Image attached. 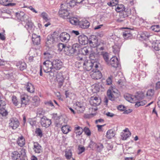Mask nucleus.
I'll use <instances>...</instances> for the list:
<instances>
[{"instance_id":"obj_1","label":"nucleus","mask_w":160,"mask_h":160,"mask_svg":"<svg viewBox=\"0 0 160 160\" xmlns=\"http://www.w3.org/2000/svg\"><path fill=\"white\" fill-rule=\"evenodd\" d=\"M76 65H78V68L82 66L85 70L89 71L93 69L97 68L101 66L99 62H93L88 60H83L82 58L79 62H76Z\"/></svg>"},{"instance_id":"obj_2","label":"nucleus","mask_w":160,"mask_h":160,"mask_svg":"<svg viewBox=\"0 0 160 160\" xmlns=\"http://www.w3.org/2000/svg\"><path fill=\"white\" fill-rule=\"evenodd\" d=\"M43 64V68L44 72L46 73H49L51 77H54L56 72L53 67L52 62L47 60L44 62Z\"/></svg>"},{"instance_id":"obj_3","label":"nucleus","mask_w":160,"mask_h":160,"mask_svg":"<svg viewBox=\"0 0 160 160\" xmlns=\"http://www.w3.org/2000/svg\"><path fill=\"white\" fill-rule=\"evenodd\" d=\"M101 69V66H99L97 69L94 68L92 69V71L93 72L91 74V76L92 78L94 79H100L102 77L101 73L100 71Z\"/></svg>"},{"instance_id":"obj_4","label":"nucleus","mask_w":160,"mask_h":160,"mask_svg":"<svg viewBox=\"0 0 160 160\" xmlns=\"http://www.w3.org/2000/svg\"><path fill=\"white\" fill-rule=\"evenodd\" d=\"M88 43L92 48H95L98 45L97 37L93 35L91 36L88 39Z\"/></svg>"},{"instance_id":"obj_5","label":"nucleus","mask_w":160,"mask_h":160,"mask_svg":"<svg viewBox=\"0 0 160 160\" xmlns=\"http://www.w3.org/2000/svg\"><path fill=\"white\" fill-rule=\"evenodd\" d=\"M15 14L17 18H19L22 22H24L26 23L27 22L31 20L29 16L24 14L23 12H21L20 13L16 12Z\"/></svg>"},{"instance_id":"obj_6","label":"nucleus","mask_w":160,"mask_h":160,"mask_svg":"<svg viewBox=\"0 0 160 160\" xmlns=\"http://www.w3.org/2000/svg\"><path fill=\"white\" fill-rule=\"evenodd\" d=\"M40 122L42 126L46 128L48 127L52 123L51 120L48 119L45 116L41 118Z\"/></svg>"},{"instance_id":"obj_7","label":"nucleus","mask_w":160,"mask_h":160,"mask_svg":"<svg viewBox=\"0 0 160 160\" xmlns=\"http://www.w3.org/2000/svg\"><path fill=\"white\" fill-rule=\"evenodd\" d=\"M19 122L16 118H12L9 120V127L13 129H15L19 126Z\"/></svg>"},{"instance_id":"obj_8","label":"nucleus","mask_w":160,"mask_h":160,"mask_svg":"<svg viewBox=\"0 0 160 160\" xmlns=\"http://www.w3.org/2000/svg\"><path fill=\"white\" fill-rule=\"evenodd\" d=\"M54 69L57 70L60 69L62 67V62L61 60L58 59H55L52 62Z\"/></svg>"},{"instance_id":"obj_9","label":"nucleus","mask_w":160,"mask_h":160,"mask_svg":"<svg viewBox=\"0 0 160 160\" xmlns=\"http://www.w3.org/2000/svg\"><path fill=\"white\" fill-rule=\"evenodd\" d=\"M70 35L65 32H62L59 36L60 40L63 42H68L70 39Z\"/></svg>"},{"instance_id":"obj_10","label":"nucleus","mask_w":160,"mask_h":160,"mask_svg":"<svg viewBox=\"0 0 160 160\" xmlns=\"http://www.w3.org/2000/svg\"><path fill=\"white\" fill-rule=\"evenodd\" d=\"M58 13L60 17L63 18H68L71 15L69 10H59Z\"/></svg>"},{"instance_id":"obj_11","label":"nucleus","mask_w":160,"mask_h":160,"mask_svg":"<svg viewBox=\"0 0 160 160\" xmlns=\"http://www.w3.org/2000/svg\"><path fill=\"white\" fill-rule=\"evenodd\" d=\"M75 49L72 48L71 46L66 47L64 48V51L65 54L69 56H72L75 52Z\"/></svg>"},{"instance_id":"obj_12","label":"nucleus","mask_w":160,"mask_h":160,"mask_svg":"<svg viewBox=\"0 0 160 160\" xmlns=\"http://www.w3.org/2000/svg\"><path fill=\"white\" fill-rule=\"evenodd\" d=\"M79 43L82 45H85L88 43V38L87 37L82 34L79 35L78 37Z\"/></svg>"},{"instance_id":"obj_13","label":"nucleus","mask_w":160,"mask_h":160,"mask_svg":"<svg viewBox=\"0 0 160 160\" xmlns=\"http://www.w3.org/2000/svg\"><path fill=\"white\" fill-rule=\"evenodd\" d=\"M78 25L81 28L83 29L88 28L90 26L89 22L86 19H83L78 22Z\"/></svg>"},{"instance_id":"obj_14","label":"nucleus","mask_w":160,"mask_h":160,"mask_svg":"<svg viewBox=\"0 0 160 160\" xmlns=\"http://www.w3.org/2000/svg\"><path fill=\"white\" fill-rule=\"evenodd\" d=\"M56 36L54 34L48 35L47 38V44L51 45L54 43L57 39Z\"/></svg>"},{"instance_id":"obj_15","label":"nucleus","mask_w":160,"mask_h":160,"mask_svg":"<svg viewBox=\"0 0 160 160\" xmlns=\"http://www.w3.org/2000/svg\"><path fill=\"white\" fill-rule=\"evenodd\" d=\"M21 107H24L29 104V100L25 96H22L21 97Z\"/></svg>"},{"instance_id":"obj_16","label":"nucleus","mask_w":160,"mask_h":160,"mask_svg":"<svg viewBox=\"0 0 160 160\" xmlns=\"http://www.w3.org/2000/svg\"><path fill=\"white\" fill-rule=\"evenodd\" d=\"M91 100L90 102L91 105L94 106H97L99 105L101 102V100L100 98L96 97H92Z\"/></svg>"},{"instance_id":"obj_17","label":"nucleus","mask_w":160,"mask_h":160,"mask_svg":"<svg viewBox=\"0 0 160 160\" xmlns=\"http://www.w3.org/2000/svg\"><path fill=\"white\" fill-rule=\"evenodd\" d=\"M110 62L112 67L115 68L118 67L119 65L118 60L116 57H113L111 58L110 61Z\"/></svg>"},{"instance_id":"obj_18","label":"nucleus","mask_w":160,"mask_h":160,"mask_svg":"<svg viewBox=\"0 0 160 160\" xmlns=\"http://www.w3.org/2000/svg\"><path fill=\"white\" fill-rule=\"evenodd\" d=\"M91 53L89 54V58L91 62H99L98 60V55L95 52H91Z\"/></svg>"},{"instance_id":"obj_19","label":"nucleus","mask_w":160,"mask_h":160,"mask_svg":"<svg viewBox=\"0 0 160 160\" xmlns=\"http://www.w3.org/2000/svg\"><path fill=\"white\" fill-rule=\"evenodd\" d=\"M32 40L34 45H38L40 43V36H38L35 34H32Z\"/></svg>"},{"instance_id":"obj_20","label":"nucleus","mask_w":160,"mask_h":160,"mask_svg":"<svg viewBox=\"0 0 160 160\" xmlns=\"http://www.w3.org/2000/svg\"><path fill=\"white\" fill-rule=\"evenodd\" d=\"M33 149L36 153H40L42 151L41 147L38 142H34Z\"/></svg>"},{"instance_id":"obj_21","label":"nucleus","mask_w":160,"mask_h":160,"mask_svg":"<svg viewBox=\"0 0 160 160\" xmlns=\"http://www.w3.org/2000/svg\"><path fill=\"white\" fill-rule=\"evenodd\" d=\"M115 94V92H112L111 90H108L107 92V95L109 100L112 101H114L117 97L114 94Z\"/></svg>"},{"instance_id":"obj_22","label":"nucleus","mask_w":160,"mask_h":160,"mask_svg":"<svg viewBox=\"0 0 160 160\" xmlns=\"http://www.w3.org/2000/svg\"><path fill=\"white\" fill-rule=\"evenodd\" d=\"M91 48L88 47H85L82 48L81 49V53L83 55H87L90 54L91 51Z\"/></svg>"},{"instance_id":"obj_23","label":"nucleus","mask_w":160,"mask_h":160,"mask_svg":"<svg viewBox=\"0 0 160 160\" xmlns=\"http://www.w3.org/2000/svg\"><path fill=\"white\" fill-rule=\"evenodd\" d=\"M34 25L33 23L30 20L26 23L25 27L27 29L29 32H32V29L34 27Z\"/></svg>"},{"instance_id":"obj_24","label":"nucleus","mask_w":160,"mask_h":160,"mask_svg":"<svg viewBox=\"0 0 160 160\" xmlns=\"http://www.w3.org/2000/svg\"><path fill=\"white\" fill-rule=\"evenodd\" d=\"M152 47L155 50L159 51L160 50V40H156L153 42L152 43Z\"/></svg>"},{"instance_id":"obj_25","label":"nucleus","mask_w":160,"mask_h":160,"mask_svg":"<svg viewBox=\"0 0 160 160\" xmlns=\"http://www.w3.org/2000/svg\"><path fill=\"white\" fill-rule=\"evenodd\" d=\"M17 143L21 147H23L25 143V140L23 136H21L18 139Z\"/></svg>"},{"instance_id":"obj_26","label":"nucleus","mask_w":160,"mask_h":160,"mask_svg":"<svg viewBox=\"0 0 160 160\" xmlns=\"http://www.w3.org/2000/svg\"><path fill=\"white\" fill-rule=\"evenodd\" d=\"M26 88L27 91L33 93L34 92V86L30 83H28L26 85Z\"/></svg>"},{"instance_id":"obj_27","label":"nucleus","mask_w":160,"mask_h":160,"mask_svg":"<svg viewBox=\"0 0 160 160\" xmlns=\"http://www.w3.org/2000/svg\"><path fill=\"white\" fill-rule=\"evenodd\" d=\"M32 102L33 105L35 106H38L40 104V99L37 96H34L32 99Z\"/></svg>"},{"instance_id":"obj_28","label":"nucleus","mask_w":160,"mask_h":160,"mask_svg":"<svg viewBox=\"0 0 160 160\" xmlns=\"http://www.w3.org/2000/svg\"><path fill=\"white\" fill-rule=\"evenodd\" d=\"M137 93L138 94L137 95L135 96L134 101H135L136 99H137L139 101H140L144 98V93L143 92H138Z\"/></svg>"},{"instance_id":"obj_29","label":"nucleus","mask_w":160,"mask_h":160,"mask_svg":"<svg viewBox=\"0 0 160 160\" xmlns=\"http://www.w3.org/2000/svg\"><path fill=\"white\" fill-rule=\"evenodd\" d=\"M12 158L13 160H19L21 154L17 151H14L12 153Z\"/></svg>"},{"instance_id":"obj_30","label":"nucleus","mask_w":160,"mask_h":160,"mask_svg":"<svg viewBox=\"0 0 160 160\" xmlns=\"http://www.w3.org/2000/svg\"><path fill=\"white\" fill-rule=\"evenodd\" d=\"M121 45L118 44H115L113 47V51L116 54H118L121 48Z\"/></svg>"},{"instance_id":"obj_31","label":"nucleus","mask_w":160,"mask_h":160,"mask_svg":"<svg viewBox=\"0 0 160 160\" xmlns=\"http://www.w3.org/2000/svg\"><path fill=\"white\" fill-rule=\"evenodd\" d=\"M128 9L125 8L124 10L120 13L119 16L123 18H125L128 17L130 13L129 11H128ZM128 11L129 10H128Z\"/></svg>"},{"instance_id":"obj_32","label":"nucleus","mask_w":160,"mask_h":160,"mask_svg":"<svg viewBox=\"0 0 160 160\" xmlns=\"http://www.w3.org/2000/svg\"><path fill=\"white\" fill-rule=\"evenodd\" d=\"M17 66L19 68L21 71H22L26 68L27 65L26 63L24 62H19L17 63Z\"/></svg>"},{"instance_id":"obj_33","label":"nucleus","mask_w":160,"mask_h":160,"mask_svg":"<svg viewBox=\"0 0 160 160\" xmlns=\"http://www.w3.org/2000/svg\"><path fill=\"white\" fill-rule=\"evenodd\" d=\"M40 16L43 18V20L45 22H48L50 19V18H49L48 14L45 12H42Z\"/></svg>"},{"instance_id":"obj_34","label":"nucleus","mask_w":160,"mask_h":160,"mask_svg":"<svg viewBox=\"0 0 160 160\" xmlns=\"http://www.w3.org/2000/svg\"><path fill=\"white\" fill-rule=\"evenodd\" d=\"M70 128V127L67 125H64L62 127L61 130L63 133L67 134L71 131Z\"/></svg>"},{"instance_id":"obj_35","label":"nucleus","mask_w":160,"mask_h":160,"mask_svg":"<svg viewBox=\"0 0 160 160\" xmlns=\"http://www.w3.org/2000/svg\"><path fill=\"white\" fill-rule=\"evenodd\" d=\"M74 130L76 134V136H80L82 134L83 131L82 128L79 126H78L75 127Z\"/></svg>"},{"instance_id":"obj_36","label":"nucleus","mask_w":160,"mask_h":160,"mask_svg":"<svg viewBox=\"0 0 160 160\" xmlns=\"http://www.w3.org/2000/svg\"><path fill=\"white\" fill-rule=\"evenodd\" d=\"M125 8L124 6L122 4L118 5L115 9L116 11L118 12H122Z\"/></svg>"},{"instance_id":"obj_37","label":"nucleus","mask_w":160,"mask_h":160,"mask_svg":"<svg viewBox=\"0 0 160 160\" xmlns=\"http://www.w3.org/2000/svg\"><path fill=\"white\" fill-rule=\"evenodd\" d=\"M114 136L113 131L112 130H109L108 131L106 135V137L108 139L112 138Z\"/></svg>"},{"instance_id":"obj_38","label":"nucleus","mask_w":160,"mask_h":160,"mask_svg":"<svg viewBox=\"0 0 160 160\" xmlns=\"http://www.w3.org/2000/svg\"><path fill=\"white\" fill-rule=\"evenodd\" d=\"M131 135V133L129 132L122 133L121 134V139L122 140H126L127 138Z\"/></svg>"},{"instance_id":"obj_39","label":"nucleus","mask_w":160,"mask_h":160,"mask_svg":"<svg viewBox=\"0 0 160 160\" xmlns=\"http://www.w3.org/2000/svg\"><path fill=\"white\" fill-rule=\"evenodd\" d=\"M44 114V111L43 110L42 108H38L37 109V116L38 117L41 118L43 116V115Z\"/></svg>"},{"instance_id":"obj_40","label":"nucleus","mask_w":160,"mask_h":160,"mask_svg":"<svg viewBox=\"0 0 160 160\" xmlns=\"http://www.w3.org/2000/svg\"><path fill=\"white\" fill-rule=\"evenodd\" d=\"M97 143L92 140H91L89 143L87 148H90L91 149L93 150L95 148Z\"/></svg>"},{"instance_id":"obj_41","label":"nucleus","mask_w":160,"mask_h":160,"mask_svg":"<svg viewBox=\"0 0 160 160\" xmlns=\"http://www.w3.org/2000/svg\"><path fill=\"white\" fill-rule=\"evenodd\" d=\"M70 15L68 18L69 19V22L72 24L76 25L78 24V20L77 19L74 17H70Z\"/></svg>"},{"instance_id":"obj_42","label":"nucleus","mask_w":160,"mask_h":160,"mask_svg":"<svg viewBox=\"0 0 160 160\" xmlns=\"http://www.w3.org/2000/svg\"><path fill=\"white\" fill-rule=\"evenodd\" d=\"M118 2V0H110V2H108L107 4L110 7H112L117 5Z\"/></svg>"},{"instance_id":"obj_43","label":"nucleus","mask_w":160,"mask_h":160,"mask_svg":"<svg viewBox=\"0 0 160 160\" xmlns=\"http://www.w3.org/2000/svg\"><path fill=\"white\" fill-rule=\"evenodd\" d=\"M103 148V146L102 144L99 143L97 144L95 149L99 152H100Z\"/></svg>"},{"instance_id":"obj_44","label":"nucleus","mask_w":160,"mask_h":160,"mask_svg":"<svg viewBox=\"0 0 160 160\" xmlns=\"http://www.w3.org/2000/svg\"><path fill=\"white\" fill-rule=\"evenodd\" d=\"M72 153L71 150H69L65 152V156L66 158L67 159H70L72 158Z\"/></svg>"},{"instance_id":"obj_45","label":"nucleus","mask_w":160,"mask_h":160,"mask_svg":"<svg viewBox=\"0 0 160 160\" xmlns=\"http://www.w3.org/2000/svg\"><path fill=\"white\" fill-rule=\"evenodd\" d=\"M154 92L155 91L153 89H149L147 91L146 95L148 97H152L154 95Z\"/></svg>"},{"instance_id":"obj_46","label":"nucleus","mask_w":160,"mask_h":160,"mask_svg":"<svg viewBox=\"0 0 160 160\" xmlns=\"http://www.w3.org/2000/svg\"><path fill=\"white\" fill-rule=\"evenodd\" d=\"M35 133L37 136H39L40 138L42 137L43 136L42 132L41 129L39 128H36Z\"/></svg>"},{"instance_id":"obj_47","label":"nucleus","mask_w":160,"mask_h":160,"mask_svg":"<svg viewBox=\"0 0 160 160\" xmlns=\"http://www.w3.org/2000/svg\"><path fill=\"white\" fill-rule=\"evenodd\" d=\"M150 36V35L148 32H144L141 36V37L142 38L145 40L149 38Z\"/></svg>"},{"instance_id":"obj_48","label":"nucleus","mask_w":160,"mask_h":160,"mask_svg":"<svg viewBox=\"0 0 160 160\" xmlns=\"http://www.w3.org/2000/svg\"><path fill=\"white\" fill-rule=\"evenodd\" d=\"M151 28L153 31L155 32H158L160 31V26L158 25L152 26Z\"/></svg>"},{"instance_id":"obj_49","label":"nucleus","mask_w":160,"mask_h":160,"mask_svg":"<svg viewBox=\"0 0 160 160\" xmlns=\"http://www.w3.org/2000/svg\"><path fill=\"white\" fill-rule=\"evenodd\" d=\"M136 102V103L135 104V107H138L140 106L144 105L146 104L147 102L146 101L144 100L142 101H137Z\"/></svg>"},{"instance_id":"obj_50","label":"nucleus","mask_w":160,"mask_h":160,"mask_svg":"<svg viewBox=\"0 0 160 160\" xmlns=\"http://www.w3.org/2000/svg\"><path fill=\"white\" fill-rule=\"evenodd\" d=\"M124 97L127 101L131 102H133L135 100L134 98H132V97L130 96V95L129 94L124 95Z\"/></svg>"},{"instance_id":"obj_51","label":"nucleus","mask_w":160,"mask_h":160,"mask_svg":"<svg viewBox=\"0 0 160 160\" xmlns=\"http://www.w3.org/2000/svg\"><path fill=\"white\" fill-rule=\"evenodd\" d=\"M57 81L58 82H64V78L63 77L62 74H58L56 77Z\"/></svg>"},{"instance_id":"obj_52","label":"nucleus","mask_w":160,"mask_h":160,"mask_svg":"<svg viewBox=\"0 0 160 160\" xmlns=\"http://www.w3.org/2000/svg\"><path fill=\"white\" fill-rule=\"evenodd\" d=\"M68 3L69 6L71 7H74L78 4L76 0H71Z\"/></svg>"},{"instance_id":"obj_53","label":"nucleus","mask_w":160,"mask_h":160,"mask_svg":"<svg viewBox=\"0 0 160 160\" xmlns=\"http://www.w3.org/2000/svg\"><path fill=\"white\" fill-rule=\"evenodd\" d=\"M12 101L13 104L15 106H17L19 103V102L18 101L16 97L15 96H12Z\"/></svg>"},{"instance_id":"obj_54","label":"nucleus","mask_w":160,"mask_h":160,"mask_svg":"<svg viewBox=\"0 0 160 160\" xmlns=\"http://www.w3.org/2000/svg\"><path fill=\"white\" fill-rule=\"evenodd\" d=\"M103 58L106 62H108L109 58L108 54L107 52H103L102 53Z\"/></svg>"},{"instance_id":"obj_55","label":"nucleus","mask_w":160,"mask_h":160,"mask_svg":"<svg viewBox=\"0 0 160 160\" xmlns=\"http://www.w3.org/2000/svg\"><path fill=\"white\" fill-rule=\"evenodd\" d=\"M68 3L64 2L61 5V8L60 10H68Z\"/></svg>"},{"instance_id":"obj_56","label":"nucleus","mask_w":160,"mask_h":160,"mask_svg":"<svg viewBox=\"0 0 160 160\" xmlns=\"http://www.w3.org/2000/svg\"><path fill=\"white\" fill-rule=\"evenodd\" d=\"M12 0H1L0 3L4 6H7V4L8 2H12Z\"/></svg>"},{"instance_id":"obj_57","label":"nucleus","mask_w":160,"mask_h":160,"mask_svg":"<svg viewBox=\"0 0 160 160\" xmlns=\"http://www.w3.org/2000/svg\"><path fill=\"white\" fill-rule=\"evenodd\" d=\"M83 130V131L88 136H89L91 134V131L89 128L87 127H85L84 128Z\"/></svg>"},{"instance_id":"obj_58","label":"nucleus","mask_w":160,"mask_h":160,"mask_svg":"<svg viewBox=\"0 0 160 160\" xmlns=\"http://www.w3.org/2000/svg\"><path fill=\"white\" fill-rule=\"evenodd\" d=\"M78 150L79 151L78 154H80L85 151V148L84 147H82L81 145H79L78 147Z\"/></svg>"},{"instance_id":"obj_59","label":"nucleus","mask_w":160,"mask_h":160,"mask_svg":"<svg viewBox=\"0 0 160 160\" xmlns=\"http://www.w3.org/2000/svg\"><path fill=\"white\" fill-rule=\"evenodd\" d=\"M72 48L73 49H75V52L78 50V48L80 47V45L79 44L76 43L74 44L72 46H71Z\"/></svg>"},{"instance_id":"obj_60","label":"nucleus","mask_w":160,"mask_h":160,"mask_svg":"<svg viewBox=\"0 0 160 160\" xmlns=\"http://www.w3.org/2000/svg\"><path fill=\"white\" fill-rule=\"evenodd\" d=\"M1 108L3 109V110H1L0 111V113L2 115V116H6L8 114V112L5 109V107L4 108H3L2 107H0Z\"/></svg>"},{"instance_id":"obj_61","label":"nucleus","mask_w":160,"mask_h":160,"mask_svg":"<svg viewBox=\"0 0 160 160\" xmlns=\"http://www.w3.org/2000/svg\"><path fill=\"white\" fill-rule=\"evenodd\" d=\"M45 104L46 105H47L49 106H51V107H52L53 108H54L55 107L52 102L51 101H49L48 102H45Z\"/></svg>"},{"instance_id":"obj_62","label":"nucleus","mask_w":160,"mask_h":160,"mask_svg":"<svg viewBox=\"0 0 160 160\" xmlns=\"http://www.w3.org/2000/svg\"><path fill=\"white\" fill-rule=\"evenodd\" d=\"M6 105V102L0 99V107H2L3 108H4Z\"/></svg>"},{"instance_id":"obj_63","label":"nucleus","mask_w":160,"mask_h":160,"mask_svg":"<svg viewBox=\"0 0 160 160\" xmlns=\"http://www.w3.org/2000/svg\"><path fill=\"white\" fill-rule=\"evenodd\" d=\"M118 109L121 111H124L126 109V108L122 105H120L118 106Z\"/></svg>"},{"instance_id":"obj_64","label":"nucleus","mask_w":160,"mask_h":160,"mask_svg":"<svg viewBox=\"0 0 160 160\" xmlns=\"http://www.w3.org/2000/svg\"><path fill=\"white\" fill-rule=\"evenodd\" d=\"M123 37L125 39H131L132 37V35L131 33L127 34L126 35H123Z\"/></svg>"}]
</instances>
